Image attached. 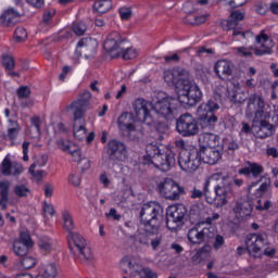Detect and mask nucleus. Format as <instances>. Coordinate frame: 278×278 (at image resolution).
<instances>
[{"instance_id": "nucleus-1", "label": "nucleus", "mask_w": 278, "mask_h": 278, "mask_svg": "<svg viewBox=\"0 0 278 278\" xmlns=\"http://www.w3.org/2000/svg\"><path fill=\"white\" fill-rule=\"evenodd\" d=\"M214 192L215 194L210 191V180H206L203 185V191L197 189L194 185H186L182 197L186 194H189L191 199H203L205 197L208 205H214L217 210H220V207H225L233 199V182H231L230 178L224 177L214 187Z\"/></svg>"}, {"instance_id": "nucleus-2", "label": "nucleus", "mask_w": 278, "mask_h": 278, "mask_svg": "<svg viewBox=\"0 0 278 278\" xmlns=\"http://www.w3.org/2000/svg\"><path fill=\"white\" fill-rule=\"evenodd\" d=\"M147 155L143 156V164H153L155 168H160L163 173L170 170L175 166V152L166 149H160L157 144L149 143L146 148Z\"/></svg>"}, {"instance_id": "nucleus-3", "label": "nucleus", "mask_w": 278, "mask_h": 278, "mask_svg": "<svg viewBox=\"0 0 278 278\" xmlns=\"http://www.w3.org/2000/svg\"><path fill=\"white\" fill-rule=\"evenodd\" d=\"M164 207L155 202L143 204L139 213L140 220L148 233H159L162 227Z\"/></svg>"}, {"instance_id": "nucleus-4", "label": "nucleus", "mask_w": 278, "mask_h": 278, "mask_svg": "<svg viewBox=\"0 0 278 278\" xmlns=\"http://www.w3.org/2000/svg\"><path fill=\"white\" fill-rule=\"evenodd\" d=\"M222 103L223 94L215 91L213 97L206 103L199 105L198 118L201 121V123L205 124V127H207V125H214V123H218V117L214 115V112L220 109Z\"/></svg>"}, {"instance_id": "nucleus-5", "label": "nucleus", "mask_w": 278, "mask_h": 278, "mask_svg": "<svg viewBox=\"0 0 278 278\" xmlns=\"http://www.w3.org/2000/svg\"><path fill=\"white\" fill-rule=\"evenodd\" d=\"M67 241L70 242V251L79 260H85L88 262L92 260V250L86 243L84 236L79 232H70L67 233Z\"/></svg>"}, {"instance_id": "nucleus-6", "label": "nucleus", "mask_w": 278, "mask_h": 278, "mask_svg": "<svg viewBox=\"0 0 278 278\" xmlns=\"http://www.w3.org/2000/svg\"><path fill=\"white\" fill-rule=\"evenodd\" d=\"M245 245L248 253H263L267 257L275 255V249L268 250V237L266 233H251L245 238Z\"/></svg>"}, {"instance_id": "nucleus-7", "label": "nucleus", "mask_w": 278, "mask_h": 278, "mask_svg": "<svg viewBox=\"0 0 278 278\" xmlns=\"http://www.w3.org/2000/svg\"><path fill=\"white\" fill-rule=\"evenodd\" d=\"M178 165L185 173H194L201 166V154L197 149H182L178 154Z\"/></svg>"}, {"instance_id": "nucleus-8", "label": "nucleus", "mask_w": 278, "mask_h": 278, "mask_svg": "<svg viewBox=\"0 0 278 278\" xmlns=\"http://www.w3.org/2000/svg\"><path fill=\"white\" fill-rule=\"evenodd\" d=\"M188 214V208L184 204L168 206L166 211V227L169 231H179L184 227V218Z\"/></svg>"}, {"instance_id": "nucleus-9", "label": "nucleus", "mask_w": 278, "mask_h": 278, "mask_svg": "<svg viewBox=\"0 0 278 278\" xmlns=\"http://www.w3.org/2000/svg\"><path fill=\"white\" fill-rule=\"evenodd\" d=\"M278 127V117L277 113H274L271 119L267 122L263 121H253L252 124V134L255 138H260L261 140H266V138H270L275 136Z\"/></svg>"}, {"instance_id": "nucleus-10", "label": "nucleus", "mask_w": 278, "mask_h": 278, "mask_svg": "<svg viewBox=\"0 0 278 278\" xmlns=\"http://www.w3.org/2000/svg\"><path fill=\"white\" fill-rule=\"evenodd\" d=\"M179 103V98L166 97L153 104V110L159 116H163L167 121H173L177 116Z\"/></svg>"}, {"instance_id": "nucleus-11", "label": "nucleus", "mask_w": 278, "mask_h": 278, "mask_svg": "<svg viewBox=\"0 0 278 278\" xmlns=\"http://www.w3.org/2000/svg\"><path fill=\"white\" fill-rule=\"evenodd\" d=\"M159 192L167 199V201H179L184 197V187L179 182L173 180V178H164L157 185Z\"/></svg>"}, {"instance_id": "nucleus-12", "label": "nucleus", "mask_w": 278, "mask_h": 278, "mask_svg": "<svg viewBox=\"0 0 278 278\" xmlns=\"http://www.w3.org/2000/svg\"><path fill=\"white\" fill-rule=\"evenodd\" d=\"M176 131L185 138L197 136L200 131L199 121L191 114L185 113L176 121Z\"/></svg>"}, {"instance_id": "nucleus-13", "label": "nucleus", "mask_w": 278, "mask_h": 278, "mask_svg": "<svg viewBox=\"0 0 278 278\" xmlns=\"http://www.w3.org/2000/svg\"><path fill=\"white\" fill-rule=\"evenodd\" d=\"M90 99H92V93L85 91L77 100L66 106V111L72 112L74 122L83 121L86 116V112L90 110Z\"/></svg>"}, {"instance_id": "nucleus-14", "label": "nucleus", "mask_w": 278, "mask_h": 278, "mask_svg": "<svg viewBox=\"0 0 278 278\" xmlns=\"http://www.w3.org/2000/svg\"><path fill=\"white\" fill-rule=\"evenodd\" d=\"M201 97H203V93L201 92L199 85L187 83L182 87V93L178 96V101L184 108H192L201 101Z\"/></svg>"}, {"instance_id": "nucleus-15", "label": "nucleus", "mask_w": 278, "mask_h": 278, "mask_svg": "<svg viewBox=\"0 0 278 278\" xmlns=\"http://www.w3.org/2000/svg\"><path fill=\"white\" fill-rule=\"evenodd\" d=\"M132 110L135 112L136 121H139V123H144V125H153V116H151L153 103L139 98L132 103Z\"/></svg>"}, {"instance_id": "nucleus-16", "label": "nucleus", "mask_w": 278, "mask_h": 278, "mask_svg": "<svg viewBox=\"0 0 278 278\" xmlns=\"http://www.w3.org/2000/svg\"><path fill=\"white\" fill-rule=\"evenodd\" d=\"M187 236L191 244H203V242L214 240V237L216 236V228L214 226L204 228L193 227L188 231Z\"/></svg>"}, {"instance_id": "nucleus-17", "label": "nucleus", "mask_w": 278, "mask_h": 278, "mask_svg": "<svg viewBox=\"0 0 278 278\" xmlns=\"http://www.w3.org/2000/svg\"><path fill=\"white\" fill-rule=\"evenodd\" d=\"M240 21H244V13L240 11H232L227 21V31L232 30V36H242V38L253 37V33L247 30L244 31L242 27L238 26Z\"/></svg>"}, {"instance_id": "nucleus-18", "label": "nucleus", "mask_w": 278, "mask_h": 278, "mask_svg": "<svg viewBox=\"0 0 278 278\" xmlns=\"http://www.w3.org/2000/svg\"><path fill=\"white\" fill-rule=\"evenodd\" d=\"M97 47L98 43L92 38H84L77 43V49L75 51V54L77 58H86V60H92L94 59V55H97Z\"/></svg>"}, {"instance_id": "nucleus-19", "label": "nucleus", "mask_w": 278, "mask_h": 278, "mask_svg": "<svg viewBox=\"0 0 278 278\" xmlns=\"http://www.w3.org/2000/svg\"><path fill=\"white\" fill-rule=\"evenodd\" d=\"M106 154L111 162H123L127 157V148L118 140H111L106 147Z\"/></svg>"}, {"instance_id": "nucleus-20", "label": "nucleus", "mask_w": 278, "mask_h": 278, "mask_svg": "<svg viewBox=\"0 0 278 278\" xmlns=\"http://www.w3.org/2000/svg\"><path fill=\"white\" fill-rule=\"evenodd\" d=\"M24 170L25 168H23L21 163L10 160V154H8L0 164V173L4 177H18L23 175Z\"/></svg>"}, {"instance_id": "nucleus-21", "label": "nucleus", "mask_w": 278, "mask_h": 278, "mask_svg": "<svg viewBox=\"0 0 278 278\" xmlns=\"http://www.w3.org/2000/svg\"><path fill=\"white\" fill-rule=\"evenodd\" d=\"M123 43V38L121 34L113 31L104 41V49L108 53H111V58H119L121 56V45Z\"/></svg>"}, {"instance_id": "nucleus-22", "label": "nucleus", "mask_w": 278, "mask_h": 278, "mask_svg": "<svg viewBox=\"0 0 278 278\" xmlns=\"http://www.w3.org/2000/svg\"><path fill=\"white\" fill-rule=\"evenodd\" d=\"M188 75V72L184 68L167 70L164 72V81L168 86L179 88L184 84V77Z\"/></svg>"}, {"instance_id": "nucleus-23", "label": "nucleus", "mask_w": 278, "mask_h": 278, "mask_svg": "<svg viewBox=\"0 0 278 278\" xmlns=\"http://www.w3.org/2000/svg\"><path fill=\"white\" fill-rule=\"evenodd\" d=\"M200 160L204 164H218L219 160L223 157V149L220 148H202L200 151Z\"/></svg>"}, {"instance_id": "nucleus-24", "label": "nucleus", "mask_w": 278, "mask_h": 278, "mask_svg": "<svg viewBox=\"0 0 278 278\" xmlns=\"http://www.w3.org/2000/svg\"><path fill=\"white\" fill-rule=\"evenodd\" d=\"M255 202L253 200H237L235 206L232 207V212L237 218H245V216H251L253 214V207Z\"/></svg>"}, {"instance_id": "nucleus-25", "label": "nucleus", "mask_w": 278, "mask_h": 278, "mask_svg": "<svg viewBox=\"0 0 278 278\" xmlns=\"http://www.w3.org/2000/svg\"><path fill=\"white\" fill-rule=\"evenodd\" d=\"M235 68L236 66L231 63V61L219 60L214 65V73L219 79L227 81V79L233 75Z\"/></svg>"}, {"instance_id": "nucleus-26", "label": "nucleus", "mask_w": 278, "mask_h": 278, "mask_svg": "<svg viewBox=\"0 0 278 278\" xmlns=\"http://www.w3.org/2000/svg\"><path fill=\"white\" fill-rule=\"evenodd\" d=\"M256 42L262 45V49L253 48L254 55H270V53H273V40H270L266 34L262 33L260 36H257Z\"/></svg>"}, {"instance_id": "nucleus-27", "label": "nucleus", "mask_w": 278, "mask_h": 278, "mask_svg": "<svg viewBox=\"0 0 278 278\" xmlns=\"http://www.w3.org/2000/svg\"><path fill=\"white\" fill-rule=\"evenodd\" d=\"M248 166L239 169V175L244 177H253V179L261 178L264 175V166L257 163L248 161Z\"/></svg>"}, {"instance_id": "nucleus-28", "label": "nucleus", "mask_w": 278, "mask_h": 278, "mask_svg": "<svg viewBox=\"0 0 278 278\" xmlns=\"http://www.w3.org/2000/svg\"><path fill=\"white\" fill-rule=\"evenodd\" d=\"M21 18V13L18 11L14 10V8H9L5 10L1 16H0V23L4 27H12L16 25V23Z\"/></svg>"}, {"instance_id": "nucleus-29", "label": "nucleus", "mask_w": 278, "mask_h": 278, "mask_svg": "<svg viewBox=\"0 0 278 278\" xmlns=\"http://www.w3.org/2000/svg\"><path fill=\"white\" fill-rule=\"evenodd\" d=\"M200 142L203 144V149H216L220 144V137L212 132H203L200 136Z\"/></svg>"}, {"instance_id": "nucleus-30", "label": "nucleus", "mask_w": 278, "mask_h": 278, "mask_svg": "<svg viewBox=\"0 0 278 278\" xmlns=\"http://www.w3.org/2000/svg\"><path fill=\"white\" fill-rule=\"evenodd\" d=\"M257 184H261V186L256 189L257 197H262L266 194V191L268 190V188H270V177H268V175H264L261 176V178L257 181L251 182L248 189L249 194H251L253 188H255Z\"/></svg>"}, {"instance_id": "nucleus-31", "label": "nucleus", "mask_w": 278, "mask_h": 278, "mask_svg": "<svg viewBox=\"0 0 278 278\" xmlns=\"http://www.w3.org/2000/svg\"><path fill=\"white\" fill-rule=\"evenodd\" d=\"M10 181H0V207L1 210H8V201H10Z\"/></svg>"}, {"instance_id": "nucleus-32", "label": "nucleus", "mask_w": 278, "mask_h": 278, "mask_svg": "<svg viewBox=\"0 0 278 278\" xmlns=\"http://www.w3.org/2000/svg\"><path fill=\"white\" fill-rule=\"evenodd\" d=\"M73 131L76 140H84L86 136H88L86 131V121L74 122Z\"/></svg>"}, {"instance_id": "nucleus-33", "label": "nucleus", "mask_w": 278, "mask_h": 278, "mask_svg": "<svg viewBox=\"0 0 278 278\" xmlns=\"http://www.w3.org/2000/svg\"><path fill=\"white\" fill-rule=\"evenodd\" d=\"M30 249L31 248L29 245H27L21 241H14L13 245H12V251H13L14 255H16L17 257L27 256V253H29Z\"/></svg>"}, {"instance_id": "nucleus-34", "label": "nucleus", "mask_w": 278, "mask_h": 278, "mask_svg": "<svg viewBox=\"0 0 278 278\" xmlns=\"http://www.w3.org/2000/svg\"><path fill=\"white\" fill-rule=\"evenodd\" d=\"M129 118V114L123 113L118 119L117 125L121 131H136V126L132 123H127V119Z\"/></svg>"}, {"instance_id": "nucleus-35", "label": "nucleus", "mask_w": 278, "mask_h": 278, "mask_svg": "<svg viewBox=\"0 0 278 278\" xmlns=\"http://www.w3.org/2000/svg\"><path fill=\"white\" fill-rule=\"evenodd\" d=\"M62 220H63V229L67 231V233H73L75 229V222L73 220V216L68 211L62 212Z\"/></svg>"}, {"instance_id": "nucleus-36", "label": "nucleus", "mask_w": 278, "mask_h": 278, "mask_svg": "<svg viewBox=\"0 0 278 278\" xmlns=\"http://www.w3.org/2000/svg\"><path fill=\"white\" fill-rule=\"evenodd\" d=\"M151 236H157V233H149V231L146 230V226H143V229H139L136 241L139 242V244L149 247L151 244Z\"/></svg>"}, {"instance_id": "nucleus-37", "label": "nucleus", "mask_w": 278, "mask_h": 278, "mask_svg": "<svg viewBox=\"0 0 278 278\" xmlns=\"http://www.w3.org/2000/svg\"><path fill=\"white\" fill-rule=\"evenodd\" d=\"M10 127L8 128L7 138L9 140H16L18 138V134L21 132V126L15 121L10 119Z\"/></svg>"}, {"instance_id": "nucleus-38", "label": "nucleus", "mask_w": 278, "mask_h": 278, "mask_svg": "<svg viewBox=\"0 0 278 278\" xmlns=\"http://www.w3.org/2000/svg\"><path fill=\"white\" fill-rule=\"evenodd\" d=\"M93 8L100 14H105L106 12H110V10H112V1L110 0L96 1L93 4Z\"/></svg>"}, {"instance_id": "nucleus-39", "label": "nucleus", "mask_w": 278, "mask_h": 278, "mask_svg": "<svg viewBox=\"0 0 278 278\" xmlns=\"http://www.w3.org/2000/svg\"><path fill=\"white\" fill-rule=\"evenodd\" d=\"M13 192H14L15 197H18V199H27V197H29L31 194V189H29L25 185H16L13 188Z\"/></svg>"}, {"instance_id": "nucleus-40", "label": "nucleus", "mask_w": 278, "mask_h": 278, "mask_svg": "<svg viewBox=\"0 0 278 278\" xmlns=\"http://www.w3.org/2000/svg\"><path fill=\"white\" fill-rule=\"evenodd\" d=\"M47 162H49V156L47 154H41L29 167L30 175H34V169L36 167L42 168V166H47Z\"/></svg>"}, {"instance_id": "nucleus-41", "label": "nucleus", "mask_w": 278, "mask_h": 278, "mask_svg": "<svg viewBox=\"0 0 278 278\" xmlns=\"http://www.w3.org/2000/svg\"><path fill=\"white\" fill-rule=\"evenodd\" d=\"M2 66L7 71H14V66H16V62L14 61V56L4 54L1 59Z\"/></svg>"}, {"instance_id": "nucleus-42", "label": "nucleus", "mask_w": 278, "mask_h": 278, "mask_svg": "<svg viewBox=\"0 0 278 278\" xmlns=\"http://www.w3.org/2000/svg\"><path fill=\"white\" fill-rule=\"evenodd\" d=\"M136 273L140 278H157V273L153 271L150 267H141Z\"/></svg>"}, {"instance_id": "nucleus-43", "label": "nucleus", "mask_w": 278, "mask_h": 278, "mask_svg": "<svg viewBox=\"0 0 278 278\" xmlns=\"http://www.w3.org/2000/svg\"><path fill=\"white\" fill-rule=\"evenodd\" d=\"M23 258L20 261L22 268L25 270H29V268H34L36 266L37 261L33 256H22Z\"/></svg>"}, {"instance_id": "nucleus-44", "label": "nucleus", "mask_w": 278, "mask_h": 278, "mask_svg": "<svg viewBox=\"0 0 278 278\" xmlns=\"http://www.w3.org/2000/svg\"><path fill=\"white\" fill-rule=\"evenodd\" d=\"M15 242H23L26 244V247H34V241L31 240V236L29 235V231L24 230L20 232V238L18 240H15Z\"/></svg>"}, {"instance_id": "nucleus-45", "label": "nucleus", "mask_w": 278, "mask_h": 278, "mask_svg": "<svg viewBox=\"0 0 278 278\" xmlns=\"http://www.w3.org/2000/svg\"><path fill=\"white\" fill-rule=\"evenodd\" d=\"M16 96L20 100L29 99L31 97V89L28 86H21L16 90Z\"/></svg>"}, {"instance_id": "nucleus-46", "label": "nucleus", "mask_w": 278, "mask_h": 278, "mask_svg": "<svg viewBox=\"0 0 278 278\" xmlns=\"http://www.w3.org/2000/svg\"><path fill=\"white\" fill-rule=\"evenodd\" d=\"M122 53L123 60H135L138 58V52L134 48H127L126 50H119V55Z\"/></svg>"}, {"instance_id": "nucleus-47", "label": "nucleus", "mask_w": 278, "mask_h": 278, "mask_svg": "<svg viewBox=\"0 0 278 278\" xmlns=\"http://www.w3.org/2000/svg\"><path fill=\"white\" fill-rule=\"evenodd\" d=\"M38 247L40 249V251H42L43 253H51V241L47 238H41L38 241Z\"/></svg>"}, {"instance_id": "nucleus-48", "label": "nucleus", "mask_w": 278, "mask_h": 278, "mask_svg": "<svg viewBox=\"0 0 278 278\" xmlns=\"http://www.w3.org/2000/svg\"><path fill=\"white\" fill-rule=\"evenodd\" d=\"M43 277H47V278L58 277V267L55 266V264H49L46 266Z\"/></svg>"}, {"instance_id": "nucleus-49", "label": "nucleus", "mask_w": 278, "mask_h": 278, "mask_svg": "<svg viewBox=\"0 0 278 278\" xmlns=\"http://www.w3.org/2000/svg\"><path fill=\"white\" fill-rule=\"evenodd\" d=\"M56 144L59 149H61V151H65L66 153H68L71 149H73V147L75 146V143L64 139L58 140Z\"/></svg>"}, {"instance_id": "nucleus-50", "label": "nucleus", "mask_w": 278, "mask_h": 278, "mask_svg": "<svg viewBox=\"0 0 278 278\" xmlns=\"http://www.w3.org/2000/svg\"><path fill=\"white\" fill-rule=\"evenodd\" d=\"M14 36L17 42H23L27 40V30L23 27H17L14 31Z\"/></svg>"}, {"instance_id": "nucleus-51", "label": "nucleus", "mask_w": 278, "mask_h": 278, "mask_svg": "<svg viewBox=\"0 0 278 278\" xmlns=\"http://www.w3.org/2000/svg\"><path fill=\"white\" fill-rule=\"evenodd\" d=\"M70 155H72L74 162H80L81 160V150L77 146H72L71 150L68 151Z\"/></svg>"}, {"instance_id": "nucleus-52", "label": "nucleus", "mask_w": 278, "mask_h": 278, "mask_svg": "<svg viewBox=\"0 0 278 278\" xmlns=\"http://www.w3.org/2000/svg\"><path fill=\"white\" fill-rule=\"evenodd\" d=\"M270 207H273V202L267 200L264 205H262V200H256V204H255V210H257L258 212H264L267 210H270Z\"/></svg>"}, {"instance_id": "nucleus-53", "label": "nucleus", "mask_w": 278, "mask_h": 278, "mask_svg": "<svg viewBox=\"0 0 278 278\" xmlns=\"http://www.w3.org/2000/svg\"><path fill=\"white\" fill-rule=\"evenodd\" d=\"M213 240H215L213 243L215 251H218V249H222V247L225 244V238L220 235H216V230Z\"/></svg>"}, {"instance_id": "nucleus-54", "label": "nucleus", "mask_w": 278, "mask_h": 278, "mask_svg": "<svg viewBox=\"0 0 278 278\" xmlns=\"http://www.w3.org/2000/svg\"><path fill=\"white\" fill-rule=\"evenodd\" d=\"M253 47L245 48V47H239L237 48V52L241 55V58H253Z\"/></svg>"}, {"instance_id": "nucleus-55", "label": "nucleus", "mask_w": 278, "mask_h": 278, "mask_svg": "<svg viewBox=\"0 0 278 278\" xmlns=\"http://www.w3.org/2000/svg\"><path fill=\"white\" fill-rule=\"evenodd\" d=\"M86 29H88L86 24L80 22L74 26L73 31L76 36H84V34H86Z\"/></svg>"}, {"instance_id": "nucleus-56", "label": "nucleus", "mask_w": 278, "mask_h": 278, "mask_svg": "<svg viewBox=\"0 0 278 278\" xmlns=\"http://www.w3.org/2000/svg\"><path fill=\"white\" fill-rule=\"evenodd\" d=\"M269 7L268 4L264 3V2H258L255 7V11L257 14H261L262 16H264L265 14L268 13Z\"/></svg>"}, {"instance_id": "nucleus-57", "label": "nucleus", "mask_w": 278, "mask_h": 278, "mask_svg": "<svg viewBox=\"0 0 278 278\" xmlns=\"http://www.w3.org/2000/svg\"><path fill=\"white\" fill-rule=\"evenodd\" d=\"M119 16L122 21H129L131 18V10L130 9H121Z\"/></svg>"}, {"instance_id": "nucleus-58", "label": "nucleus", "mask_w": 278, "mask_h": 278, "mask_svg": "<svg viewBox=\"0 0 278 278\" xmlns=\"http://www.w3.org/2000/svg\"><path fill=\"white\" fill-rule=\"evenodd\" d=\"M55 16V9H50L43 13V23H51V18Z\"/></svg>"}, {"instance_id": "nucleus-59", "label": "nucleus", "mask_w": 278, "mask_h": 278, "mask_svg": "<svg viewBox=\"0 0 278 278\" xmlns=\"http://www.w3.org/2000/svg\"><path fill=\"white\" fill-rule=\"evenodd\" d=\"M249 0H228L230 8H242Z\"/></svg>"}, {"instance_id": "nucleus-60", "label": "nucleus", "mask_w": 278, "mask_h": 278, "mask_svg": "<svg viewBox=\"0 0 278 278\" xmlns=\"http://www.w3.org/2000/svg\"><path fill=\"white\" fill-rule=\"evenodd\" d=\"M43 212L50 216L55 215V208L53 207V204H48L47 202H43Z\"/></svg>"}, {"instance_id": "nucleus-61", "label": "nucleus", "mask_w": 278, "mask_h": 278, "mask_svg": "<svg viewBox=\"0 0 278 278\" xmlns=\"http://www.w3.org/2000/svg\"><path fill=\"white\" fill-rule=\"evenodd\" d=\"M266 155H268V157H274V160L278 159V150L275 147L271 148H267L266 149Z\"/></svg>"}, {"instance_id": "nucleus-62", "label": "nucleus", "mask_w": 278, "mask_h": 278, "mask_svg": "<svg viewBox=\"0 0 278 278\" xmlns=\"http://www.w3.org/2000/svg\"><path fill=\"white\" fill-rule=\"evenodd\" d=\"M68 182L72 184V186H79V184H81V179L79 178V176H75L74 174H71L68 176Z\"/></svg>"}, {"instance_id": "nucleus-63", "label": "nucleus", "mask_w": 278, "mask_h": 278, "mask_svg": "<svg viewBox=\"0 0 278 278\" xmlns=\"http://www.w3.org/2000/svg\"><path fill=\"white\" fill-rule=\"evenodd\" d=\"M78 165L81 170H88V168H90V160L81 159Z\"/></svg>"}, {"instance_id": "nucleus-64", "label": "nucleus", "mask_w": 278, "mask_h": 278, "mask_svg": "<svg viewBox=\"0 0 278 278\" xmlns=\"http://www.w3.org/2000/svg\"><path fill=\"white\" fill-rule=\"evenodd\" d=\"M269 11L271 12V14L278 15V2L277 1L270 2Z\"/></svg>"}]
</instances>
